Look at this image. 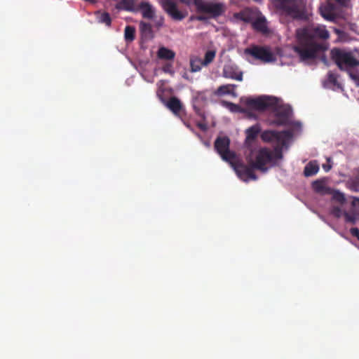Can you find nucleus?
Returning a JSON list of instances; mask_svg holds the SVG:
<instances>
[{
    "label": "nucleus",
    "mask_w": 359,
    "mask_h": 359,
    "mask_svg": "<svg viewBox=\"0 0 359 359\" xmlns=\"http://www.w3.org/2000/svg\"><path fill=\"white\" fill-rule=\"evenodd\" d=\"M329 36L325 26H310L299 29L297 31V42L294 46V50L302 62L313 60L327 49L326 44L320 40L327 39Z\"/></svg>",
    "instance_id": "f257e3e1"
},
{
    "label": "nucleus",
    "mask_w": 359,
    "mask_h": 359,
    "mask_svg": "<svg viewBox=\"0 0 359 359\" xmlns=\"http://www.w3.org/2000/svg\"><path fill=\"white\" fill-rule=\"evenodd\" d=\"M282 158L283 153L280 147H274L273 150L261 147L257 150H250V154L246 158L248 165L240 161L233 163V168L242 180H256L257 176L254 172L255 169L265 172L268 170L267 165L274 164Z\"/></svg>",
    "instance_id": "f03ea898"
},
{
    "label": "nucleus",
    "mask_w": 359,
    "mask_h": 359,
    "mask_svg": "<svg viewBox=\"0 0 359 359\" xmlns=\"http://www.w3.org/2000/svg\"><path fill=\"white\" fill-rule=\"evenodd\" d=\"M330 57L341 71L350 72L359 66V60L353 53L340 48H333L330 52Z\"/></svg>",
    "instance_id": "7ed1b4c3"
},
{
    "label": "nucleus",
    "mask_w": 359,
    "mask_h": 359,
    "mask_svg": "<svg viewBox=\"0 0 359 359\" xmlns=\"http://www.w3.org/2000/svg\"><path fill=\"white\" fill-rule=\"evenodd\" d=\"M276 6L294 18H301L304 15V0H273Z\"/></svg>",
    "instance_id": "20e7f679"
},
{
    "label": "nucleus",
    "mask_w": 359,
    "mask_h": 359,
    "mask_svg": "<svg viewBox=\"0 0 359 359\" xmlns=\"http://www.w3.org/2000/svg\"><path fill=\"white\" fill-rule=\"evenodd\" d=\"M292 133L288 130L276 131L266 130L261 133L260 137L264 142L274 143L275 147H280L281 151L286 146L287 142L291 138Z\"/></svg>",
    "instance_id": "39448f33"
},
{
    "label": "nucleus",
    "mask_w": 359,
    "mask_h": 359,
    "mask_svg": "<svg viewBox=\"0 0 359 359\" xmlns=\"http://www.w3.org/2000/svg\"><path fill=\"white\" fill-rule=\"evenodd\" d=\"M197 12L209 15V18H216L225 12V6L222 3H213L203 0H194Z\"/></svg>",
    "instance_id": "423d86ee"
},
{
    "label": "nucleus",
    "mask_w": 359,
    "mask_h": 359,
    "mask_svg": "<svg viewBox=\"0 0 359 359\" xmlns=\"http://www.w3.org/2000/svg\"><path fill=\"white\" fill-rule=\"evenodd\" d=\"M230 140L228 137H219L215 142V149L217 153L220 155L222 158L229 162L233 167V163L240 161L236 158V154L234 152L229 149Z\"/></svg>",
    "instance_id": "0eeeda50"
},
{
    "label": "nucleus",
    "mask_w": 359,
    "mask_h": 359,
    "mask_svg": "<svg viewBox=\"0 0 359 359\" xmlns=\"http://www.w3.org/2000/svg\"><path fill=\"white\" fill-rule=\"evenodd\" d=\"M277 101L276 97L263 96L257 98L248 97L244 100V104L250 109L264 111L276 105Z\"/></svg>",
    "instance_id": "6e6552de"
},
{
    "label": "nucleus",
    "mask_w": 359,
    "mask_h": 359,
    "mask_svg": "<svg viewBox=\"0 0 359 359\" xmlns=\"http://www.w3.org/2000/svg\"><path fill=\"white\" fill-rule=\"evenodd\" d=\"M245 53L264 62H269L274 60L273 54L266 47L252 46V47L245 49Z\"/></svg>",
    "instance_id": "1a4fd4ad"
},
{
    "label": "nucleus",
    "mask_w": 359,
    "mask_h": 359,
    "mask_svg": "<svg viewBox=\"0 0 359 359\" xmlns=\"http://www.w3.org/2000/svg\"><path fill=\"white\" fill-rule=\"evenodd\" d=\"M271 108H274V115L276 118L270 122V125H287L291 115V109L286 106H278V103Z\"/></svg>",
    "instance_id": "9d476101"
},
{
    "label": "nucleus",
    "mask_w": 359,
    "mask_h": 359,
    "mask_svg": "<svg viewBox=\"0 0 359 359\" xmlns=\"http://www.w3.org/2000/svg\"><path fill=\"white\" fill-rule=\"evenodd\" d=\"M319 10L322 17L328 21L334 22L338 18V6L330 0L321 5Z\"/></svg>",
    "instance_id": "9b49d317"
},
{
    "label": "nucleus",
    "mask_w": 359,
    "mask_h": 359,
    "mask_svg": "<svg viewBox=\"0 0 359 359\" xmlns=\"http://www.w3.org/2000/svg\"><path fill=\"white\" fill-rule=\"evenodd\" d=\"M161 6L163 10L174 20L181 21L187 15L186 13H182L177 8V4L172 0L162 1Z\"/></svg>",
    "instance_id": "f8f14e48"
},
{
    "label": "nucleus",
    "mask_w": 359,
    "mask_h": 359,
    "mask_svg": "<svg viewBox=\"0 0 359 359\" xmlns=\"http://www.w3.org/2000/svg\"><path fill=\"white\" fill-rule=\"evenodd\" d=\"M223 76L241 81L243 80V72L239 71L236 66L225 65L223 69Z\"/></svg>",
    "instance_id": "ddd939ff"
},
{
    "label": "nucleus",
    "mask_w": 359,
    "mask_h": 359,
    "mask_svg": "<svg viewBox=\"0 0 359 359\" xmlns=\"http://www.w3.org/2000/svg\"><path fill=\"white\" fill-rule=\"evenodd\" d=\"M312 188L315 192L321 195H330L332 191V188L327 186V180L325 178L313 182Z\"/></svg>",
    "instance_id": "4468645a"
},
{
    "label": "nucleus",
    "mask_w": 359,
    "mask_h": 359,
    "mask_svg": "<svg viewBox=\"0 0 359 359\" xmlns=\"http://www.w3.org/2000/svg\"><path fill=\"white\" fill-rule=\"evenodd\" d=\"M138 9L140 11L142 17L145 19L151 20L155 16L156 10L148 1H141L138 5Z\"/></svg>",
    "instance_id": "2eb2a0df"
},
{
    "label": "nucleus",
    "mask_w": 359,
    "mask_h": 359,
    "mask_svg": "<svg viewBox=\"0 0 359 359\" xmlns=\"http://www.w3.org/2000/svg\"><path fill=\"white\" fill-rule=\"evenodd\" d=\"M261 131V128L259 124H255L245 130L246 138L245 144L248 147H250L254 141L257 139L259 133Z\"/></svg>",
    "instance_id": "dca6fc26"
},
{
    "label": "nucleus",
    "mask_w": 359,
    "mask_h": 359,
    "mask_svg": "<svg viewBox=\"0 0 359 359\" xmlns=\"http://www.w3.org/2000/svg\"><path fill=\"white\" fill-rule=\"evenodd\" d=\"M319 165L316 161H311L308 163L304 169V175L306 177H311L318 173Z\"/></svg>",
    "instance_id": "f3484780"
},
{
    "label": "nucleus",
    "mask_w": 359,
    "mask_h": 359,
    "mask_svg": "<svg viewBox=\"0 0 359 359\" xmlns=\"http://www.w3.org/2000/svg\"><path fill=\"white\" fill-rule=\"evenodd\" d=\"M166 107L174 114H177L182 109V103L178 98L172 97L166 102Z\"/></svg>",
    "instance_id": "a211bd4d"
},
{
    "label": "nucleus",
    "mask_w": 359,
    "mask_h": 359,
    "mask_svg": "<svg viewBox=\"0 0 359 359\" xmlns=\"http://www.w3.org/2000/svg\"><path fill=\"white\" fill-rule=\"evenodd\" d=\"M157 56L159 59L171 60L175 57V53L165 47H161L157 52Z\"/></svg>",
    "instance_id": "6ab92c4d"
},
{
    "label": "nucleus",
    "mask_w": 359,
    "mask_h": 359,
    "mask_svg": "<svg viewBox=\"0 0 359 359\" xmlns=\"http://www.w3.org/2000/svg\"><path fill=\"white\" fill-rule=\"evenodd\" d=\"M252 27L255 30L266 34L268 32V27L266 22L264 18H259L252 22Z\"/></svg>",
    "instance_id": "aec40b11"
},
{
    "label": "nucleus",
    "mask_w": 359,
    "mask_h": 359,
    "mask_svg": "<svg viewBox=\"0 0 359 359\" xmlns=\"http://www.w3.org/2000/svg\"><path fill=\"white\" fill-rule=\"evenodd\" d=\"M95 15L97 16V20L98 22L104 24L105 25H107L108 27L111 26V18L109 13H108L107 12L102 13L100 11H97L95 13Z\"/></svg>",
    "instance_id": "412c9836"
},
{
    "label": "nucleus",
    "mask_w": 359,
    "mask_h": 359,
    "mask_svg": "<svg viewBox=\"0 0 359 359\" xmlns=\"http://www.w3.org/2000/svg\"><path fill=\"white\" fill-rule=\"evenodd\" d=\"M236 87L235 84H228L219 86L217 88L218 95H233V89Z\"/></svg>",
    "instance_id": "4be33fe9"
},
{
    "label": "nucleus",
    "mask_w": 359,
    "mask_h": 359,
    "mask_svg": "<svg viewBox=\"0 0 359 359\" xmlns=\"http://www.w3.org/2000/svg\"><path fill=\"white\" fill-rule=\"evenodd\" d=\"M204 65L203 61L198 57L191 58L190 66L192 72H196L201 69L202 66Z\"/></svg>",
    "instance_id": "5701e85b"
},
{
    "label": "nucleus",
    "mask_w": 359,
    "mask_h": 359,
    "mask_svg": "<svg viewBox=\"0 0 359 359\" xmlns=\"http://www.w3.org/2000/svg\"><path fill=\"white\" fill-rule=\"evenodd\" d=\"M337 75L332 72H329L327 74V79L325 81V86L327 87L339 86V83L337 81Z\"/></svg>",
    "instance_id": "b1692460"
},
{
    "label": "nucleus",
    "mask_w": 359,
    "mask_h": 359,
    "mask_svg": "<svg viewBox=\"0 0 359 359\" xmlns=\"http://www.w3.org/2000/svg\"><path fill=\"white\" fill-rule=\"evenodd\" d=\"M124 38L128 42L133 41L135 38V29L133 26L128 25L125 28Z\"/></svg>",
    "instance_id": "393cba45"
},
{
    "label": "nucleus",
    "mask_w": 359,
    "mask_h": 359,
    "mask_svg": "<svg viewBox=\"0 0 359 359\" xmlns=\"http://www.w3.org/2000/svg\"><path fill=\"white\" fill-rule=\"evenodd\" d=\"M332 196V200L344 204L346 201L345 196L343 193L340 192L338 190H334L332 189L331 194Z\"/></svg>",
    "instance_id": "a878e982"
},
{
    "label": "nucleus",
    "mask_w": 359,
    "mask_h": 359,
    "mask_svg": "<svg viewBox=\"0 0 359 359\" xmlns=\"http://www.w3.org/2000/svg\"><path fill=\"white\" fill-rule=\"evenodd\" d=\"M140 29L142 34L151 35L152 27L150 23L141 21L140 23Z\"/></svg>",
    "instance_id": "bb28decb"
},
{
    "label": "nucleus",
    "mask_w": 359,
    "mask_h": 359,
    "mask_svg": "<svg viewBox=\"0 0 359 359\" xmlns=\"http://www.w3.org/2000/svg\"><path fill=\"white\" fill-rule=\"evenodd\" d=\"M121 4L123 5V9L128 11H134L135 1L134 0H121Z\"/></svg>",
    "instance_id": "cd10ccee"
},
{
    "label": "nucleus",
    "mask_w": 359,
    "mask_h": 359,
    "mask_svg": "<svg viewBox=\"0 0 359 359\" xmlns=\"http://www.w3.org/2000/svg\"><path fill=\"white\" fill-rule=\"evenodd\" d=\"M234 17L236 19L242 20V21L245 22H250V20H251L250 16L249 15V14L247 13L245 11H241L239 13H235L234 14Z\"/></svg>",
    "instance_id": "c85d7f7f"
},
{
    "label": "nucleus",
    "mask_w": 359,
    "mask_h": 359,
    "mask_svg": "<svg viewBox=\"0 0 359 359\" xmlns=\"http://www.w3.org/2000/svg\"><path fill=\"white\" fill-rule=\"evenodd\" d=\"M215 57V52L212 50H208L205 54V58L203 60L204 65H208L212 62Z\"/></svg>",
    "instance_id": "c756f323"
},
{
    "label": "nucleus",
    "mask_w": 359,
    "mask_h": 359,
    "mask_svg": "<svg viewBox=\"0 0 359 359\" xmlns=\"http://www.w3.org/2000/svg\"><path fill=\"white\" fill-rule=\"evenodd\" d=\"M344 217L345 219V222L347 223L354 224L356 222L357 218L355 215L353 214H350L348 212H344Z\"/></svg>",
    "instance_id": "7c9ffc66"
},
{
    "label": "nucleus",
    "mask_w": 359,
    "mask_h": 359,
    "mask_svg": "<svg viewBox=\"0 0 359 359\" xmlns=\"http://www.w3.org/2000/svg\"><path fill=\"white\" fill-rule=\"evenodd\" d=\"M331 214L336 218H339L344 215L341 209L338 206H334L332 208Z\"/></svg>",
    "instance_id": "2f4dec72"
},
{
    "label": "nucleus",
    "mask_w": 359,
    "mask_h": 359,
    "mask_svg": "<svg viewBox=\"0 0 359 359\" xmlns=\"http://www.w3.org/2000/svg\"><path fill=\"white\" fill-rule=\"evenodd\" d=\"M162 70L165 73H168L170 75H173L175 74V71L173 70L172 65L171 63L165 64L162 67Z\"/></svg>",
    "instance_id": "473e14b6"
},
{
    "label": "nucleus",
    "mask_w": 359,
    "mask_h": 359,
    "mask_svg": "<svg viewBox=\"0 0 359 359\" xmlns=\"http://www.w3.org/2000/svg\"><path fill=\"white\" fill-rule=\"evenodd\" d=\"M334 4V2L340 7L342 8H348L350 6V1L349 0H330Z\"/></svg>",
    "instance_id": "72a5a7b5"
},
{
    "label": "nucleus",
    "mask_w": 359,
    "mask_h": 359,
    "mask_svg": "<svg viewBox=\"0 0 359 359\" xmlns=\"http://www.w3.org/2000/svg\"><path fill=\"white\" fill-rule=\"evenodd\" d=\"M350 233L352 236L355 237L359 241V229L356 227L351 228Z\"/></svg>",
    "instance_id": "f704fd0d"
},
{
    "label": "nucleus",
    "mask_w": 359,
    "mask_h": 359,
    "mask_svg": "<svg viewBox=\"0 0 359 359\" xmlns=\"http://www.w3.org/2000/svg\"><path fill=\"white\" fill-rule=\"evenodd\" d=\"M231 109L233 111H241L240 107L237 104L231 103Z\"/></svg>",
    "instance_id": "c9c22d12"
},
{
    "label": "nucleus",
    "mask_w": 359,
    "mask_h": 359,
    "mask_svg": "<svg viewBox=\"0 0 359 359\" xmlns=\"http://www.w3.org/2000/svg\"><path fill=\"white\" fill-rule=\"evenodd\" d=\"M323 168L325 172H328L331 170L332 165L330 163L323 164Z\"/></svg>",
    "instance_id": "e433bc0d"
},
{
    "label": "nucleus",
    "mask_w": 359,
    "mask_h": 359,
    "mask_svg": "<svg viewBox=\"0 0 359 359\" xmlns=\"http://www.w3.org/2000/svg\"><path fill=\"white\" fill-rule=\"evenodd\" d=\"M197 126L202 130L205 131L207 130V126L205 124L202 123H198Z\"/></svg>",
    "instance_id": "4c0bfd02"
},
{
    "label": "nucleus",
    "mask_w": 359,
    "mask_h": 359,
    "mask_svg": "<svg viewBox=\"0 0 359 359\" xmlns=\"http://www.w3.org/2000/svg\"><path fill=\"white\" fill-rule=\"evenodd\" d=\"M196 20H198L199 21H204V20H207V18L204 15H198L196 17Z\"/></svg>",
    "instance_id": "58836bf2"
},
{
    "label": "nucleus",
    "mask_w": 359,
    "mask_h": 359,
    "mask_svg": "<svg viewBox=\"0 0 359 359\" xmlns=\"http://www.w3.org/2000/svg\"><path fill=\"white\" fill-rule=\"evenodd\" d=\"M162 24H163V22H159L158 23V26H159V27H160V26H161V25H162Z\"/></svg>",
    "instance_id": "ea45409f"
}]
</instances>
